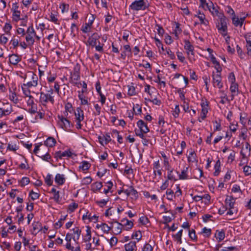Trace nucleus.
Instances as JSON below:
<instances>
[{
	"label": "nucleus",
	"mask_w": 251,
	"mask_h": 251,
	"mask_svg": "<svg viewBox=\"0 0 251 251\" xmlns=\"http://www.w3.org/2000/svg\"><path fill=\"white\" fill-rule=\"evenodd\" d=\"M72 231L73 233H67L66 235L65 240L67 241L66 248L69 250L72 251H79L80 247L76 241L78 240L80 236L81 230L78 226L74 227Z\"/></svg>",
	"instance_id": "nucleus-1"
},
{
	"label": "nucleus",
	"mask_w": 251,
	"mask_h": 251,
	"mask_svg": "<svg viewBox=\"0 0 251 251\" xmlns=\"http://www.w3.org/2000/svg\"><path fill=\"white\" fill-rule=\"evenodd\" d=\"M29 75L31 80L27 82H25V80L24 83L21 86L23 93L26 95H29V92H31L30 88L36 87L38 84V77L37 75L31 72L29 73Z\"/></svg>",
	"instance_id": "nucleus-2"
},
{
	"label": "nucleus",
	"mask_w": 251,
	"mask_h": 251,
	"mask_svg": "<svg viewBox=\"0 0 251 251\" xmlns=\"http://www.w3.org/2000/svg\"><path fill=\"white\" fill-rule=\"evenodd\" d=\"M41 37L37 35L32 25L28 26L26 30L25 35V41L29 44V46H32L36 41H39Z\"/></svg>",
	"instance_id": "nucleus-3"
},
{
	"label": "nucleus",
	"mask_w": 251,
	"mask_h": 251,
	"mask_svg": "<svg viewBox=\"0 0 251 251\" xmlns=\"http://www.w3.org/2000/svg\"><path fill=\"white\" fill-rule=\"evenodd\" d=\"M53 94V90L52 88H50L47 93L41 92L40 93L39 102L43 106H47L49 102L53 105L55 101Z\"/></svg>",
	"instance_id": "nucleus-4"
},
{
	"label": "nucleus",
	"mask_w": 251,
	"mask_h": 251,
	"mask_svg": "<svg viewBox=\"0 0 251 251\" xmlns=\"http://www.w3.org/2000/svg\"><path fill=\"white\" fill-rule=\"evenodd\" d=\"M218 19L216 23V27L218 32L223 36H226L227 33V25L226 18L224 14L220 15L218 17Z\"/></svg>",
	"instance_id": "nucleus-5"
},
{
	"label": "nucleus",
	"mask_w": 251,
	"mask_h": 251,
	"mask_svg": "<svg viewBox=\"0 0 251 251\" xmlns=\"http://www.w3.org/2000/svg\"><path fill=\"white\" fill-rule=\"evenodd\" d=\"M149 7L147 0H136L129 6V8L133 11L145 10Z\"/></svg>",
	"instance_id": "nucleus-6"
},
{
	"label": "nucleus",
	"mask_w": 251,
	"mask_h": 251,
	"mask_svg": "<svg viewBox=\"0 0 251 251\" xmlns=\"http://www.w3.org/2000/svg\"><path fill=\"white\" fill-rule=\"evenodd\" d=\"M184 48L186 51L187 58L190 62L193 63L196 60L194 47L189 41L186 40Z\"/></svg>",
	"instance_id": "nucleus-7"
},
{
	"label": "nucleus",
	"mask_w": 251,
	"mask_h": 251,
	"mask_svg": "<svg viewBox=\"0 0 251 251\" xmlns=\"http://www.w3.org/2000/svg\"><path fill=\"white\" fill-rule=\"evenodd\" d=\"M75 116L76 128L81 129L82 125L81 122L84 119L83 111L80 108L77 107L75 112Z\"/></svg>",
	"instance_id": "nucleus-8"
},
{
	"label": "nucleus",
	"mask_w": 251,
	"mask_h": 251,
	"mask_svg": "<svg viewBox=\"0 0 251 251\" xmlns=\"http://www.w3.org/2000/svg\"><path fill=\"white\" fill-rule=\"evenodd\" d=\"M12 18L13 21L17 22L18 21L23 19L21 18L22 14L19 9V6L18 3L15 2L12 4L11 8Z\"/></svg>",
	"instance_id": "nucleus-9"
},
{
	"label": "nucleus",
	"mask_w": 251,
	"mask_h": 251,
	"mask_svg": "<svg viewBox=\"0 0 251 251\" xmlns=\"http://www.w3.org/2000/svg\"><path fill=\"white\" fill-rule=\"evenodd\" d=\"M40 146L41 145L35 146L33 151L34 153L37 156L41 158L43 160L50 162L51 156L50 155L49 151H46L45 153H44V152H41L40 151L42 150V149L40 148Z\"/></svg>",
	"instance_id": "nucleus-10"
},
{
	"label": "nucleus",
	"mask_w": 251,
	"mask_h": 251,
	"mask_svg": "<svg viewBox=\"0 0 251 251\" xmlns=\"http://www.w3.org/2000/svg\"><path fill=\"white\" fill-rule=\"evenodd\" d=\"M57 118L58 125L64 130H69L71 127L70 122L62 116L58 115Z\"/></svg>",
	"instance_id": "nucleus-11"
},
{
	"label": "nucleus",
	"mask_w": 251,
	"mask_h": 251,
	"mask_svg": "<svg viewBox=\"0 0 251 251\" xmlns=\"http://www.w3.org/2000/svg\"><path fill=\"white\" fill-rule=\"evenodd\" d=\"M212 84L214 87H217L219 89H221L223 87L221 74H215L214 72L212 73Z\"/></svg>",
	"instance_id": "nucleus-12"
},
{
	"label": "nucleus",
	"mask_w": 251,
	"mask_h": 251,
	"mask_svg": "<svg viewBox=\"0 0 251 251\" xmlns=\"http://www.w3.org/2000/svg\"><path fill=\"white\" fill-rule=\"evenodd\" d=\"M207 9L213 16L219 17L220 15L224 14L223 13L220 12L218 10L219 7L217 5H214L213 3L210 1H209V5Z\"/></svg>",
	"instance_id": "nucleus-13"
},
{
	"label": "nucleus",
	"mask_w": 251,
	"mask_h": 251,
	"mask_svg": "<svg viewBox=\"0 0 251 251\" xmlns=\"http://www.w3.org/2000/svg\"><path fill=\"white\" fill-rule=\"evenodd\" d=\"M9 63L13 66H17L18 64L21 61L22 57L17 54H12L8 56Z\"/></svg>",
	"instance_id": "nucleus-14"
},
{
	"label": "nucleus",
	"mask_w": 251,
	"mask_h": 251,
	"mask_svg": "<svg viewBox=\"0 0 251 251\" xmlns=\"http://www.w3.org/2000/svg\"><path fill=\"white\" fill-rule=\"evenodd\" d=\"M251 147L250 144L248 142L245 143V147H243L241 151V155L243 159H247L248 156L251 154Z\"/></svg>",
	"instance_id": "nucleus-15"
},
{
	"label": "nucleus",
	"mask_w": 251,
	"mask_h": 251,
	"mask_svg": "<svg viewBox=\"0 0 251 251\" xmlns=\"http://www.w3.org/2000/svg\"><path fill=\"white\" fill-rule=\"evenodd\" d=\"M75 154L70 150H67L64 151H58L55 154V157L57 159H62L63 157H72L73 155Z\"/></svg>",
	"instance_id": "nucleus-16"
},
{
	"label": "nucleus",
	"mask_w": 251,
	"mask_h": 251,
	"mask_svg": "<svg viewBox=\"0 0 251 251\" xmlns=\"http://www.w3.org/2000/svg\"><path fill=\"white\" fill-rule=\"evenodd\" d=\"M99 216L96 215H92L88 211L83 215L82 219L83 221L88 220L89 222L96 223L98 221Z\"/></svg>",
	"instance_id": "nucleus-17"
},
{
	"label": "nucleus",
	"mask_w": 251,
	"mask_h": 251,
	"mask_svg": "<svg viewBox=\"0 0 251 251\" xmlns=\"http://www.w3.org/2000/svg\"><path fill=\"white\" fill-rule=\"evenodd\" d=\"M231 18L233 25L236 27L238 26L241 27L244 24L245 20V17L239 18L236 15H235V16L231 17Z\"/></svg>",
	"instance_id": "nucleus-18"
},
{
	"label": "nucleus",
	"mask_w": 251,
	"mask_h": 251,
	"mask_svg": "<svg viewBox=\"0 0 251 251\" xmlns=\"http://www.w3.org/2000/svg\"><path fill=\"white\" fill-rule=\"evenodd\" d=\"M211 61L214 65V68L216 70V72H215V74H221L222 71V68L220 66L219 62L216 60V58L214 55L211 56Z\"/></svg>",
	"instance_id": "nucleus-19"
},
{
	"label": "nucleus",
	"mask_w": 251,
	"mask_h": 251,
	"mask_svg": "<svg viewBox=\"0 0 251 251\" xmlns=\"http://www.w3.org/2000/svg\"><path fill=\"white\" fill-rule=\"evenodd\" d=\"M229 90L231 93V100H233L234 97L239 94V90L238 83L230 84Z\"/></svg>",
	"instance_id": "nucleus-20"
},
{
	"label": "nucleus",
	"mask_w": 251,
	"mask_h": 251,
	"mask_svg": "<svg viewBox=\"0 0 251 251\" xmlns=\"http://www.w3.org/2000/svg\"><path fill=\"white\" fill-rule=\"evenodd\" d=\"M100 38V36L97 33H93L90 36L87 40L89 45L94 47L97 44V41Z\"/></svg>",
	"instance_id": "nucleus-21"
},
{
	"label": "nucleus",
	"mask_w": 251,
	"mask_h": 251,
	"mask_svg": "<svg viewBox=\"0 0 251 251\" xmlns=\"http://www.w3.org/2000/svg\"><path fill=\"white\" fill-rule=\"evenodd\" d=\"M137 125L139 128V129H138L139 131L145 133H148L150 131V129L147 126V124L142 120H139L137 123Z\"/></svg>",
	"instance_id": "nucleus-22"
},
{
	"label": "nucleus",
	"mask_w": 251,
	"mask_h": 251,
	"mask_svg": "<svg viewBox=\"0 0 251 251\" xmlns=\"http://www.w3.org/2000/svg\"><path fill=\"white\" fill-rule=\"evenodd\" d=\"M235 199L231 196H227L225 200V204L227 208H235Z\"/></svg>",
	"instance_id": "nucleus-23"
},
{
	"label": "nucleus",
	"mask_w": 251,
	"mask_h": 251,
	"mask_svg": "<svg viewBox=\"0 0 251 251\" xmlns=\"http://www.w3.org/2000/svg\"><path fill=\"white\" fill-rule=\"evenodd\" d=\"M12 111V108L11 105H9L7 107L0 108V119L3 116H6L9 115Z\"/></svg>",
	"instance_id": "nucleus-24"
},
{
	"label": "nucleus",
	"mask_w": 251,
	"mask_h": 251,
	"mask_svg": "<svg viewBox=\"0 0 251 251\" xmlns=\"http://www.w3.org/2000/svg\"><path fill=\"white\" fill-rule=\"evenodd\" d=\"M153 174L155 176H156L157 175H158L159 176H161L162 172L161 170L160 169V165L159 160L153 162Z\"/></svg>",
	"instance_id": "nucleus-25"
},
{
	"label": "nucleus",
	"mask_w": 251,
	"mask_h": 251,
	"mask_svg": "<svg viewBox=\"0 0 251 251\" xmlns=\"http://www.w3.org/2000/svg\"><path fill=\"white\" fill-rule=\"evenodd\" d=\"M98 139L100 144L104 146L108 144L111 141V137L109 134H106L102 136H99Z\"/></svg>",
	"instance_id": "nucleus-26"
},
{
	"label": "nucleus",
	"mask_w": 251,
	"mask_h": 251,
	"mask_svg": "<svg viewBox=\"0 0 251 251\" xmlns=\"http://www.w3.org/2000/svg\"><path fill=\"white\" fill-rule=\"evenodd\" d=\"M96 228L100 229L104 234H108L111 229V227L105 223H101L96 225Z\"/></svg>",
	"instance_id": "nucleus-27"
},
{
	"label": "nucleus",
	"mask_w": 251,
	"mask_h": 251,
	"mask_svg": "<svg viewBox=\"0 0 251 251\" xmlns=\"http://www.w3.org/2000/svg\"><path fill=\"white\" fill-rule=\"evenodd\" d=\"M54 180L58 185H62L66 180L65 176L63 174H57L55 176Z\"/></svg>",
	"instance_id": "nucleus-28"
},
{
	"label": "nucleus",
	"mask_w": 251,
	"mask_h": 251,
	"mask_svg": "<svg viewBox=\"0 0 251 251\" xmlns=\"http://www.w3.org/2000/svg\"><path fill=\"white\" fill-rule=\"evenodd\" d=\"M123 227L126 230H128L131 229L133 226V223L132 221L128 220L127 219H124L122 220Z\"/></svg>",
	"instance_id": "nucleus-29"
},
{
	"label": "nucleus",
	"mask_w": 251,
	"mask_h": 251,
	"mask_svg": "<svg viewBox=\"0 0 251 251\" xmlns=\"http://www.w3.org/2000/svg\"><path fill=\"white\" fill-rule=\"evenodd\" d=\"M215 237L218 241H222L225 237V231L224 230H217L215 233Z\"/></svg>",
	"instance_id": "nucleus-30"
},
{
	"label": "nucleus",
	"mask_w": 251,
	"mask_h": 251,
	"mask_svg": "<svg viewBox=\"0 0 251 251\" xmlns=\"http://www.w3.org/2000/svg\"><path fill=\"white\" fill-rule=\"evenodd\" d=\"M9 44L12 46L13 49H17L19 45V37L15 35L13 36Z\"/></svg>",
	"instance_id": "nucleus-31"
},
{
	"label": "nucleus",
	"mask_w": 251,
	"mask_h": 251,
	"mask_svg": "<svg viewBox=\"0 0 251 251\" xmlns=\"http://www.w3.org/2000/svg\"><path fill=\"white\" fill-rule=\"evenodd\" d=\"M126 251H136L137 247L136 242L131 241L129 243L126 244L125 246Z\"/></svg>",
	"instance_id": "nucleus-32"
},
{
	"label": "nucleus",
	"mask_w": 251,
	"mask_h": 251,
	"mask_svg": "<svg viewBox=\"0 0 251 251\" xmlns=\"http://www.w3.org/2000/svg\"><path fill=\"white\" fill-rule=\"evenodd\" d=\"M187 159L189 163H197L198 162L197 159V154L192 150H191V151L190 152L187 157Z\"/></svg>",
	"instance_id": "nucleus-33"
},
{
	"label": "nucleus",
	"mask_w": 251,
	"mask_h": 251,
	"mask_svg": "<svg viewBox=\"0 0 251 251\" xmlns=\"http://www.w3.org/2000/svg\"><path fill=\"white\" fill-rule=\"evenodd\" d=\"M195 16L199 18L201 24L205 26L208 25L209 22L205 18V16L204 14L200 13L198 15H196Z\"/></svg>",
	"instance_id": "nucleus-34"
},
{
	"label": "nucleus",
	"mask_w": 251,
	"mask_h": 251,
	"mask_svg": "<svg viewBox=\"0 0 251 251\" xmlns=\"http://www.w3.org/2000/svg\"><path fill=\"white\" fill-rule=\"evenodd\" d=\"M189 168L186 167L185 168H184L181 172V173L179 174V179L180 180H184L187 179L189 178L188 175V170Z\"/></svg>",
	"instance_id": "nucleus-35"
},
{
	"label": "nucleus",
	"mask_w": 251,
	"mask_h": 251,
	"mask_svg": "<svg viewBox=\"0 0 251 251\" xmlns=\"http://www.w3.org/2000/svg\"><path fill=\"white\" fill-rule=\"evenodd\" d=\"M167 178L168 180H170L173 181H176L177 180V178L174 173V169H171L170 170L167 171Z\"/></svg>",
	"instance_id": "nucleus-36"
},
{
	"label": "nucleus",
	"mask_w": 251,
	"mask_h": 251,
	"mask_svg": "<svg viewBox=\"0 0 251 251\" xmlns=\"http://www.w3.org/2000/svg\"><path fill=\"white\" fill-rule=\"evenodd\" d=\"M56 144L55 139L51 137H50L44 142V145L46 147H52L55 146Z\"/></svg>",
	"instance_id": "nucleus-37"
},
{
	"label": "nucleus",
	"mask_w": 251,
	"mask_h": 251,
	"mask_svg": "<svg viewBox=\"0 0 251 251\" xmlns=\"http://www.w3.org/2000/svg\"><path fill=\"white\" fill-rule=\"evenodd\" d=\"M129 194L130 198L133 201H136L138 198V192L132 186H130V190Z\"/></svg>",
	"instance_id": "nucleus-38"
},
{
	"label": "nucleus",
	"mask_w": 251,
	"mask_h": 251,
	"mask_svg": "<svg viewBox=\"0 0 251 251\" xmlns=\"http://www.w3.org/2000/svg\"><path fill=\"white\" fill-rule=\"evenodd\" d=\"M25 97H26L28 99L26 100V103L28 106H34L35 105L34 101V97L31 95V92H29V95L23 94Z\"/></svg>",
	"instance_id": "nucleus-39"
},
{
	"label": "nucleus",
	"mask_w": 251,
	"mask_h": 251,
	"mask_svg": "<svg viewBox=\"0 0 251 251\" xmlns=\"http://www.w3.org/2000/svg\"><path fill=\"white\" fill-rule=\"evenodd\" d=\"M248 120V118L246 113H240V122L243 125V126H246Z\"/></svg>",
	"instance_id": "nucleus-40"
},
{
	"label": "nucleus",
	"mask_w": 251,
	"mask_h": 251,
	"mask_svg": "<svg viewBox=\"0 0 251 251\" xmlns=\"http://www.w3.org/2000/svg\"><path fill=\"white\" fill-rule=\"evenodd\" d=\"M51 193L53 194V199L54 201L58 203L60 201V195L59 192L57 191L55 188H52L50 191Z\"/></svg>",
	"instance_id": "nucleus-41"
},
{
	"label": "nucleus",
	"mask_w": 251,
	"mask_h": 251,
	"mask_svg": "<svg viewBox=\"0 0 251 251\" xmlns=\"http://www.w3.org/2000/svg\"><path fill=\"white\" fill-rule=\"evenodd\" d=\"M102 187V184L101 182H96L93 183L92 185V190L95 193L100 190Z\"/></svg>",
	"instance_id": "nucleus-42"
},
{
	"label": "nucleus",
	"mask_w": 251,
	"mask_h": 251,
	"mask_svg": "<svg viewBox=\"0 0 251 251\" xmlns=\"http://www.w3.org/2000/svg\"><path fill=\"white\" fill-rule=\"evenodd\" d=\"M90 166L91 165L88 162L86 161H83L81 163L80 166H79V169L83 171H87L90 168Z\"/></svg>",
	"instance_id": "nucleus-43"
},
{
	"label": "nucleus",
	"mask_w": 251,
	"mask_h": 251,
	"mask_svg": "<svg viewBox=\"0 0 251 251\" xmlns=\"http://www.w3.org/2000/svg\"><path fill=\"white\" fill-rule=\"evenodd\" d=\"M91 28L92 25L86 23L82 25L81 30L83 33H86L91 31Z\"/></svg>",
	"instance_id": "nucleus-44"
},
{
	"label": "nucleus",
	"mask_w": 251,
	"mask_h": 251,
	"mask_svg": "<svg viewBox=\"0 0 251 251\" xmlns=\"http://www.w3.org/2000/svg\"><path fill=\"white\" fill-rule=\"evenodd\" d=\"M220 167H221V163L219 160H218L215 165H214V169L215 171L213 173V174L215 176H217L220 172Z\"/></svg>",
	"instance_id": "nucleus-45"
},
{
	"label": "nucleus",
	"mask_w": 251,
	"mask_h": 251,
	"mask_svg": "<svg viewBox=\"0 0 251 251\" xmlns=\"http://www.w3.org/2000/svg\"><path fill=\"white\" fill-rule=\"evenodd\" d=\"M12 28V26L10 23H6L3 27L4 32L6 34H10V31Z\"/></svg>",
	"instance_id": "nucleus-46"
},
{
	"label": "nucleus",
	"mask_w": 251,
	"mask_h": 251,
	"mask_svg": "<svg viewBox=\"0 0 251 251\" xmlns=\"http://www.w3.org/2000/svg\"><path fill=\"white\" fill-rule=\"evenodd\" d=\"M182 32V30L180 27V24L178 23L176 24L175 29L174 30V33L176 39L178 38V35Z\"/></svg>",
	"instance_id": "nucleus-47"
},
{
	"label": "nucleus",
	"mask_w": 251,
	"mask_h": 251,
	"mask_svg": "<svg viewBox=\"0 0 251 251\" xmlns=\"http://www.w3.org/2000/svg\"><path fill=\"white\" fill-rule=\"evenodd\" d=\"M213 123L215 124L214 127V131H220L222 129L221 120H215L213 121Z\"/></svg>",
	"instance_id": "nucleus-48"
},
{
	"label": "nucleus",
	"mask_w": 251,
	"mask_h": 251,
	"mask_svg": "<svg viewBox=\"0 0 251 251\" xmlns=\"http://www.w3.org/2000/svg\"><path fill=\"white\" fill-rule=\"evenodd\" d=\"M183 230H180L175 235H174V237L175 240L179 244L181 243V236L182 234Z\"/></svg>",
	"instance_id": "nucleus-49"
},
{
	"label": "nucleus",
	"mask_w": 251,
	"mask_h": 251,
	"mask_svg": "<svg viewBox=\"0 0 251 251\" xmlns=\"http://www.w3.org/2000/svg\"><path fill=\"white\" fill-rule=\"evenodd\" d=\"M116 223L117 226L114 228V232L115 234H119L122 232V228L123 227V225L118 222H116Z\"/></svg>",
	"instance_id": "nucleus-50"
},
{
	"label": "nucleus",
	"mask_w": 251,
	"mask_h": 251,
	"mask_svg": "<svg viewBox=\"0 0 251 251\" xmlns=\"http://www.w3.org/2000/svg\"><path fill=\"white\" fill-rule=\"evenodd\" d=\"M86 234L85 236V240L87 241H89L91 238V227L89 226H86Z\"/></svg>",
	"instance_id": "nucleus-51"
},
{
	"label": "nucleus",
	"mask_w": 251,
	"mask_h": 251,
	"mask_svg": "<svg viewBox=\"0 0 251 251\" xmlns=\"http://www.w3.org/2000/svg\"><path fill=\"white\" fill-rule=\"evenodd\" d=\"M166 194L167 199L170 201H173L175 197L174 191L171 189H168L166 192Z\"/></svg>",
	"instance_id": "nucleus-52"
},
{
	"label": "nucleus",
	"mask_w": 251,
	"mask_h": 251,
	"mask_svg": "<svg viewBox=\"0 0 251 251\" xmlns=\"http://www.w3.org/2000/svg\"><path fill=\"white\" fill-rule=\"evenodd\" d=\"M228 81L230 84L236 83L235 76L233 72H231L228 75Z\"/></svg>",
	"instance_id": "nucleus-53"
},
{
	"label": "nucleus",
	"mask_w": 251,
	"mask_h": 251,
	"mask_svg": "<svg viewBox=\"0 0 251 251\" xmlns=\"http://www.w3.org/2000/svg\"><path fill=\"white\" fill-rule=\"evenodd\" d=\"M45 181L48 185H52L53 183L52 176L50 174H48L45 178Z\"/></svg>",
	"instance_id": "nucleus-54"
},
{
	"label": "nucleus",
	"mask_w": 251,
	"mask_h": 251,
	"mask_svg": "<svg viewBox=\"0 0 251 251\" xmlns=\"http://www.w3.org/2000/svg\"><path fill=\"white\" fill-rule=\"evenodd\" d=\"M9 99L14 103H17L19 101L18 98L15 92H11L9 95Z\"/></svg>",
	"instance_id": "nucleus-55"
},
{
	"label": "nucleus",
	"mask_w": 251,
	"mask_h": 251,
	"mask_svg": "<svg viewBox=\"0 0 251 251\" xmlns=\"http://www.w3.org/2000/svg\"><path fill=\"white\" fill-rule=\"evenodd\" d=\"M188 233H189V236L190 238L193 240V241H196L197 237L196 235V232L194 229H189L188 230Z\"/></svg>",
	"instance_id": "nucleus-56"
},
{
	"label": "nucleus",
	"mask_w": 251,
	"mask_h": 251,
	"mask_svg": "<svg viewBox=\"0 0 251 251\" xmlns=\"http://www.w3.org/2000/svg\"><path fill=\"white\" fill-rule=\"evenodd\" d=\"M177 93L179 94L180 99L182 100L184 103H185V93L183 91V89L181 88H178L177 90Z\"/></svg>",
	"instance_id": "nucleus-57"
},
{
	"label": "nucleus",
	"mask_w": 251,
	"mask_h": 251,
	"mask_svg": "<svg viewBox=\"0 0 251 251\" xmlns=\"http://www.w3.org/2000/svg\"><path fill=\"white\" fill-rule=\"evenodd\" d=\"M226 12L230 15L231 17L235 16V13L232 8L229 6L227 5L225 7Z\"/></svg>",
	"instance_id": "nucleus-58"
},
{
	"label": "nucleus",
	"mask_w": 251,
	"mask_h": 251,
	"mask_svg": "<svg viewBox=\"0 0 251 251\" xmlns=\"http://www.w3.org/2000/svg\"><path fill=\"white\" fill-rule=\"evenodd\" d=\"M201 112L203 113H208V104L207 101H203L201 103Z\"/></svg>",
	"instance_id": "nucleus-59"
},
{
	"label": "nucleus",
	"mask_w": 251,
	"mask_h": 251,
	"mask_svg": "<svg viewBox=\"0 0 251 251\" xmlns=\"http://www.w3.org/2000/svg\"><path fill=\"white\" fill-rule=\"evenodd\" d=\"M132 238L139 241L142 238V233L140 231H136L133 233Z\"/></svg>",
	"instance_id": "nucleus-60"
},
{
	"label": "nucleus",
	"mask_w": 251,
	"mask_h": 251,
	"mask_svg": "<svg viewBox=\"0 0 251 251\" xmlns=\"http://www.w3.org/2000/svg\"><path fill=\"white\" fill-rule=\"evenodd\" d=\"M50 21L53 23H54L55 24L59 25V23L58 22V20L57 18V15H55L54 14H53L52 13H50Z\"/></svg>",
	"instance_id": "nucleus-61"
},
{
	"label": "nucleus",
	"mask_w": 251,
	"mask_h": 251,
	"mask_svg": "<svg viewBox=\"0 0 251 251\" xmlns=\"http://www.w3.org/2000/svg\"><path fill=\"white\" fill-rule=\"evenodd\" d=\"M18 149V147L15 143H9L7 146V150L15 151Z\"/></svg>",
	"instance_id": "nucleus-62"
},
{
	"label": "nucleus",
	"mask_w": 251,
	"mask_h": 251,
	"mask_svg": "<svg viewBox=\"0 0 251 251\" xmlns=\"http://www.w3.org/2000/svg\"><path fill=\"white\" fill-rule=\"evenodd\" d=\"M78 207V204L75 202L71 203L68 206V211L71 213Z\"/></svg>",
	"instance_id": "nucleus-63"
},
{
	"label": "nucleus",
	"mask_w": 251,
	"mask_h": 251,
	"mask_svg": "<svg viewBox=\"0 0 251 251\" xmlns=\"http://www.w3.org/2000/svg\"><path fill=\"white\" fill-rule=\"evenodd\" d=\"M30 182L29 178L27 177H23L20 182V185L24 187L27 185Z\"/></svg>",
	"instance_id": "nucleus-64"
}]
</instances>
